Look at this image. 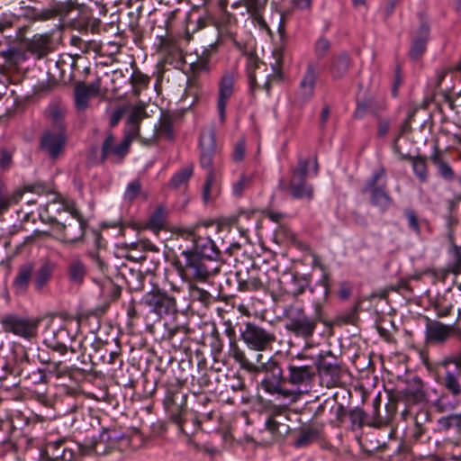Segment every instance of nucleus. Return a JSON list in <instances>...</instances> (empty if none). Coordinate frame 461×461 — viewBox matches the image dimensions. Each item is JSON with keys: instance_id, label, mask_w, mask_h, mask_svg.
<instances>
[{"instance_id": "f257e3e1", "label": "nucleus", "mask_w": 461, "mask_h": 461, "mask_svg": "<svg viewBox=\"0 0 461 461\" xmlns=\"http://www.w3.org/2000/svg\"><path fill=\"white\" fill-rule=\"evenodd\" d=\"M198 225L181 230V236L191 240V249L181 251L183 258L174 261V267L186 283L207 282L216 276L221 267V253L215 242L208 236L198 235Z\"/></svg>"}, {"instance_id": "f03ea898", "label": "nucleus", "mask_w": 461, "mask_h": 461, "mask_svg": "<svg viewBox=\"0 0 461 461\" xmlns=\"http://www.w3.org/2000/svg\"><path fill=\"white\" fill-rule=\"evenodd\" d=\"M425 341L444 346L451 338L455 339L456 351L443 356L435 363V380L444 386L452 398L461 397V327L457 323L446 324L426 317ZM432 370V368L430 369Z\"/></svg>"}, {"instance_id": "7ed1b4c3", "label": "nucleus", "mask_w": 461, "mask_h": 461, "mask_svg": "<svg viewBox=\"0 0 461 461\" xmlns=\"http://www.w3.org/2000/svg\"><path fill=\"white\" fill-rule=\"evenodd\" d=\"M234 45L237 49L242 51L246 57V73L249 78V91L254 93L257 89L260 88L261 86L258 83V71L262 70L267 72V64L261 61L257 56L255 51H244L242 45L234 41ZM273 58L275 62L271 63L272 73L265 76V81L262 85V88L269 95L271 91V86L274 82H280L284 78L283 74V50H276L273 52Z\"/></svg>"}, {"instance_id": "20e7f679", "label": "nucleus", "mask_w": 461, "mask_h": 461, "mask_svg": "<svg viewBox=\"0 0 461 461\" xmlns=\"http://www.w3.org/2000/svg\"><path fill=\"white\" fill-rule=\"evenodd\" d=\"M130 446V439L115 429H104L98 435L77 443V454L80 456H105L115 451L122 452Z\"/></svg>"}, {"instance_id": "39448f33", "label": "nucleus", "mask_w": 461, "mask_h": 461, "mask_svg": "<svg viewBox=\"0 0 461 461\" xmlns=\"http://www.w3.org/2000/svg\"><path fill=\"white\" fill-rule=\"evenodd\" d=\"M321 306L317 303L312 315H308L303 306L289 304L283 311L285 330L297 338L305 340L315 333L317 325L321 321Z\"/></svg>"}, {"instance_id": "423d86ee", "label": "nucleus", "mask_w": 461, "mask_h": 461, "mask_svg": "<svg viewBox=\"0 0 461 461\" xmlns=\"http://www.w3.org/2000/svg\"><path fill=\"white\" fill-rule=\"evenodd\" d=\"M65 212L69 216L64 221H59L55 218L51 220L53 230L61 242L68 244L78 243L84 240L88 221L74 203L67 204Z\"/></svg>"}, {"instance_id": "0eeeda50", "label": "nucleus", "mask_w": 461, "mask_h": 461, "mask_svg": "<svg viewBox=\"0 0 461 461\" xmlns=\"http://www.w3.org/2000/svg\"><path fill=\"white\" fill-rule=\"evenodd\" d=\"M386 171L380 167L373 171L363 185L362 194H369L370 203L381 212H386L393 204V199L387 190Z\"/></svg>"}, {"instance_id": "6e6552de", "label": "nucleus", "mask_w": 461, "mask_h": 461, "mask_svg": "<svg viewBox=\"0 0 461 461\" xmlns=\"http://www.w3.org/2000/svg\"><path fill=\"white\" fill-rule=\"evenodd\" d=\"M299 359H290L285 366V384L292 387V390H289L290 393H308L315 379V367L303 365L299 363Z\"/></svg>"}, {"instance_id": "1a4fd4ad", "label": "nucleus", "mask_w": 461, "mask_h": 461, "mask_svg": "<svg viewBox=\"0 0 461 461\" xmlns=\"http://www.w3.org/2000/svg\"><path fill=\"white\" fill-rule=\"evenodd\" d=\"M20 5L21 15L33 23L46 22L56 17H66L75 8V2L72 0L65 2L52 1L46 8H39L36 5H25L23 1Z\"/></svg>"}, {"instance_id": "9d476101", "label": "nucleus", "mask_w": 461, "mask_h": 461, "mask_svg": "<svg viewBox=\"0 0 461 461\" xmlns=\"http://www.w3.org/2000/svg\"><path fill=\"white\" fill-rule=\"evenodd\" d=\"M256 372H262L265 374L261 381L262 388L270 394H280L284 397L290 395V391L285 389V370L283 366L273 357H270L267 362L257 366Z\"/></svg>"}, {"instance_id": "9b49d317", "label": "nucleus", "mask_w": 461, "mask_h": 461, "mask_svg": "<svg viewBox=\"0 0 461 461\" xmlns=\"http://www.w3.org/2000/svg\"><path fill=\"white\" fill-rule=\"evenodd\" d=\"M201 156L200 164L203 168H208L206 181L203 188V199L208 203L211 199V189L214 182V173L211 168L212 159L216 153L215 132L210 129L202 132L200 136Z\"/></svg>"}, {"instance_id": "f8f14e48", "label": "nucleus", "mask_w": 461, "mask_h": 461, "mask_svg": "<svg viewBox=\"0 0 461 461\" xmlns=\"http://www.w3.org/2000/svg\"><path fill=\"white\" fill-rule=\"evenodd\" d=\"M41 320L38 318H26L18 314H6L2 317L0 323L5 332L13 333L25 339L35 338Z\"/></svg>"}, {"instance_id": "ddd939ff", "label": "nucleus", "mask_w": 461, "mask_h": 461, "mask_svg": "<svg viewBox=\"0 0 461 461\" xmlns=\"http://www.w3.org/2000/svg\"><path fill=\"white\" fill-rule=\"evenodd\" d=\"M240 339L250 349L263 351L271 347L276 335L259 325L247 321L240 327Z\"/></svg>"}, {"instance_id": "4468645a", "label": "nucleus", "mask_w": 461, "mask_h": 461, "mask_svg": "<svg viewBox=\"0 0 461 461\" xmlns=\"http://www.w3.org/2000/svg\"><path fill=\"white\" fill-rule=\"evenodd\" d=\"M217 52V46L212 43L204 48L200 54H197L195 61L189 64L186 72L188 83L197 86L203 77L208 76L212 70V60Z\"/></svg>"}, {"instance_id": "2eb2a0df", "label": "nucleus", "mask_w": 461, "mask_h": 461, "mask_svg": "<svg viewBox=\"0 0 461 461\" xmlns=\"http://www.w3.org/2000/svg\"><path fill=\"white\" fill-rule=\"evenodd\" d=\"M187 395L180 389L168 390L167 392L164 403L170 415L171 420L177 426L180 433L187 435L185 430L184 412L186 407Z\"/></svg>"}, {"instance_id": "dca6fc26", "label": "nucleus", "mask_w": 461, "mask_h": 461, "mask_svg": "<svg viewBox=\"0 0 461 461\" xmlns=\"http://www.w3.org/2000/svg\"><path fill=\"white\" fill-rule=\"evenodd\" d=\"M141 303L149 309L150 312L159 317L173 314L176 312V299L159 289L145 294Z\"/></svg>"}, {"instance_id": "f3484780", "label": "nucleus", "mask_w": 461, "mask_h": 461, "mask_svg": "<svg viewBox=\"0 0 461 461\" xmlns=\"http://www.w3.org/2000/svg\"><path fill=\"white\" fill-rule=\"evenodd\" d=\"M317 77L318 64L313 61L308 62L299 87L294 94V103L295 105L302 107L312 99L314 94Z\"/></svg>"}, {"instance_id": "a211bd4d", "label": "nucleus", "mask_w": 461, "mask_h": 461, "mask_svg": "<svg viewBox=\"0 0 461 461\" xmlns=\"http://www.w3.org/2000/svg\"><path fill=\"white\" fill-rule=\"evenodd\" d=\"M67 144L66 131L46 130L40 140L41 149L51 159H58Z\"/></svg>"}, {"instance_id": "6ab92c4d", "label": "nucleus", "mask_w": 461, "mask_h": 461, "mask_svg": "<svg viewBox=\"0 0 461 461\" xmlns=\"http://www.w3.org/2000/svg\"><path fill=\"white\" fill-rule=\"evenodd\" d=\"M130 151L128 140H122L120 143H115V136L107 132L101 146V156L95 158V164H104L109 158L115 162H122Z\"/></svg>"}, {"instance_id": "aec40b11", "label": "nucleus", "mask_w": 461, "mask_h": 461, "mask_svg": "<svg viewBox=\"0 0 461 461\" xmlns=\"http://www.w3.org/2000/svg\"><path fill=\"white\" fill-rule=\"evenodd\" d=\"M249 266L237 267L235 277L238 283V288L241 292L258 291L264 287L261 280L260 269L249 260Z\"/></svg>"}, {"instance_id": "412c9836", "label": "nucleus", "mask_w": 461, "mask_h": 461, "mask_svg": "<svg viewBox=\"0 0 461 461\" xmlns=\"http://www.w3.org/2000/svg\"><path fill=\"white\" fill-rule=\"evenodd\" d=\"M77 451L67 446V440L60 438L47 441L41 451V461H76Z\"/></svg>"}, {"instance_id": "4be33fe9", "label": "nucleus", "mask_w": 461, "mask_h": 461, "mask_svg": "<svg viewBox=\"0 0 461 461\" xmlns=\"http://www.w3.org/2000/svg\"><path fill=\"white\" fill-rule=\"evenodd\" d=\"M238 74L234 70L223 73L218 83L217 112L221 122L225 121V111L229 99L234 93V85Z\"/></svg>"}, {"instance_id": "5701e85b", "label": "nucleus", "mask_w": 461, "mask_h": 461, "mask_svg": "<svg viewBox=\"0 0 461 461\" xmlns=\"http://www.w3.org/2000/svg\"><path fill=\"white\" fill-rule=\"evenodd\" d=\"M315 370L321 377H327L328 385L335 384L340 377V366L330 350L321 352L315 359Z\"/></svg>"}, {"instance_id": "b1692460", "label": "nucleus", "mask_w": 461, "mask_h": 461, "mask_svg": "<svg viewBox=\"0 0 461 461\" xmlns=\"http://www.w3.org/2000/svg\"><path fill=\"white\" fill-rule=\"evenodd\" d=\"M278 187L287 193L293 199L312 201L314 194L313 186L305 179L292 177L286 183L284 178L279 180Z\"/></svg>"}, {"instance_id": "393cba45", "label": "nucleus", "mask_w": 461, "mask_h": 461, "mask_svg": "<svg viewBox=\"0 0 461 461\" xmlns=\"http://www.w3.org/2000/svg\"><path fill=\"white\" fill-rule=\"evenodd\" d=\"M280 289L287 294L298 296L302 294L310 285V277L305 275L287 273L279 280Z\"/></svg>"}, {"instance_id": "a878e982", "label": "nucleus", "mask_w": 461, "mask_h": 461, "mask_svg": "<svg viewBox=\"0 0 461 461\" xmlns=\"http://www.w3.org/2000/svg\"><path fill=\"white\" fill-rule=\"evenodd\" d=\"M23 28H19L16 34L17 38H20L23 41L24 47L27 51L36 56L38 59H41L47 55L50 50V44L51 37L48 33L35 34L32 39H23L22 32Z\"/></svg>"}, {"instance_id": "bb28decb", "label": "nucleus", "mask_w": 461, "mask_h": 461, "mask_svg": "<svg viewBox=\"0 0 461 461\" xmlns=\"http://www.w3.org/2000/svg\"><path fill=\"white\" fill-rule=\"evenodd\" d=\"M101 87V79L96 78L89 85L79 81L75 84L74 95L75 103L79 110H84L88 106L89 99L98 95Z\"/></svg>"}, {"instance_id": "cd10ccee", "label": "nucleus", "mask_w": 461, "mask_h": 461, "mask_svg": "<svg viewBox=\"0 0 461 461\" xmlns=\"http://www.w3.org/2000/svg\"><path fill=\"white\" fill-rule=\"evenodd\" d=\"M165 331L162 339L168 342L175 349L185 347L188 341L189 329L185 325L165 323Z\"/></svg>"}, {"instance_id": "c85d7f7f", "label": "nucleus", "mask_w": 461, "mask_h": 461, "mask_svg": "<svg viewBox=\"0 0 461 461\" xmlns=\"http://www.w3.org/2000/svg\"><path fill=\"white\" fill-rule=\"evenodd\" d=\"M429 161L436 168L437 175L447 182H452L456 179V172L447 154L440 150L438 146L434 147L433 152L429 157Z\"/></svg>"}, {"instance_id": "c756f323", "label": "nucleus", "mask_w": 461, "mask_h": 461, "mask_svg": "<svg viewBox=\"0 0 461 461\" xmlns=\"http://www.w3.org/2000/svg\"><path fill=\"white\" fill-rule=\"evenodd\" d=\"M73 340L74 336L69 332L68 329L65 326H60L52 331V338L46 339V343L52 350L64 355L68 349L71 352L76 351L72 347Z\"/></svg>"}, {"instance_id": "7c9ffc66", "label": "nucleus", "mask_w": 461, "mask_h": 461, "mask_svg": "<svg viewBox=\"0 0 461 461\" xmlns=\"http://www.w3.org/2000/svg\"><path fill=\"white\" fill-rule=\"evenodd\" d=\"M33 273V264L31 262L21 265L14 276L12 287L16 294H25Z\"/></svg>"}, {"instance_id": "2f4dec72", "label": "nucleus", "mask_w": 461, "mask_h": 461, "mask_svg": "<svg viewBox=\"0 0 461 461\" xmlns=\"http://www.w3.org/2000/svg\"><path fill=\"white\" fill-rule=\"evenodd\" d=\"M56 267V263L51 260H45L41 264L33 279V286L37 292H41L48 285Z\"/></svg>"}, {"instance_id": "473e14b6", "label": "nucleus", "mask_w": 461, "mask_h": 461, "mask_svg": "<svg viewBox=\"0 0 461 461\" xmlns=\"http://www.w3.org/2000/svg\"><path fill=\"white\" fill-rule=\"evenodd\" d=\"M160 51L165 54V60L169 64L183 63V51L177 43L168 38L160 39Z\"/></svg>"}, {"instance_id": "72a5a7b5", "label": "nucleus", "mask_w": 461, "mask_h": 461, "mask_svg": "<svg viewBox=\"0 0 461 461\" xmlns=\"http://www.w3.org/2000/svg\"><path fill=\"white\" fill-rule=\"evenodd\" d=\"M68 281L76 285H81L87 275V267L78 258H72L67 267Z\"/></svg>"}, {"instance_id": "f704fd0d", "label": "nucleus", "mask_w": 461, "mask_h": 461, "mask_svg": "<svg viewBox=\"0 0 461 461\" xmlns=\"http://www.w3.org/2000/svg\"><path fill=\"white\" fill-rule=\"evenodd\" d=\"M115 344L114 340L113 342H108L103 341L100 339H95L91 344L94 352L88 354V358L92 366H97L105 360L109 351L113 348V345Z\"/></svg>"}, {"instance_id": "c9c22d12", "label": "nucleus", "mask_w": 461, "mask_h": 461, "mask_svg": "<svg viewBox=\"0 0 461 461\" xmlns=\"http://www.w3.org/2000/svg\"><path fill=\"white\" fill-rule=\"evenodd\" d=\"M350 64V58L346 52L333 56L329 68L332 78L335 80L341 79L347 74Z\"/></svg>"}, {"instance_id": "e433bc0d", "label": "nucleus", "mask_w": 461, "mask_h": 461, "mask_svg": "<svg viewBox=\"0 0 461 461\" xmlns=\"http://www.w3.org/2000/svg\"><path fill=\"white\" fill-rule=\"evenodd\" d=\"M142 118L143 115L141 113V111L136 109L130 114L126 122L122 140H128L130 147L131 142L139 137L140 123Z\"/></svg>"}, {"instance_id": "4c0bfd02", "label": "nucleus", "mask_w": 461, "mask_h": 461, "mask_svg": "<svg viewBox=\"0 0 461 461\" xmlns=\"http://www.w3.org/2000/svg\"><path fill=\"white\" fill-rule=\"evenodd\" d=\"M402 158L408 159L411 162L413 174L420 183L428 182L429 174L425 156L404 155Z\"/></svg>"}, {"instance_id": "58836bf2", "label": "nucleus", "mask_w": 461, "mask_h": 461, "mask_svg": "<svg viewBox=\"0 0 461 461\" xmlns=\"http://www.w3.org/2000/svg\"><path fill=\"white\" fill-rule=\"evenodd\" d=\"M0 57L3 58L5 65L11 69H17L28 59L25 51L15 47H9L1 50Z\"/></svg>"}, {"instance_id": "ea45409f", "label": "nucleus", "mask_w": 461, "mask_h": 461, "mask_svg": "<svg viewBox=\"0 0 461 461\" xmlns=\"http://www.w3.org/2000/svg\"><path fill=\"white\" fill-rule=\"evenodd\" d=\"M150 78L146 74L142 73L139 68H135L131 75L129 85L131 87V92L135 96L140 95V94L147 89L149 85Z\"/></svg>"}, {"instance_id": "a19ab883", "label": "nucleus", "mask_w": 461, "mask_h": 461, "mask_svg": "<svg viewBox=\"0 0 461 461\" xmlns=\"http://www.w3.org/2000/svg\"><path fill=\"white\" fill-rule=\"evenodd\" d=\"M154 137L164 138L167 140L174 139L173 119L170 115H163L158 127H155Z\"/></svg>"}, {"instance_id": "79ce46f5", "label": "nucleus", "mask_w": 461, "mask_h": 461, "mask_svg": "<svg viewBox=\"0 0 461 461\" xmlns=\"http://www.w3.org/2000/svg\"><path fill=\"white\" fill-rule=\"evenodd\" d=\"M230 356L233 357L243 369L249 372L257 371V366L247 358L244 351L239 348L237 341L233 342V344H230Z\"/></svg>"}, {"instance_id": "37998d69", "label": "nucleus", "mask_w": 461, "mask_h": 461, "mask_svg": "<svg viewBox=\"0 0 461 461\" xmlns=\"http://www.w3.org/2000/svg\"><path fill=\"white\" fill-rule=\"evenodd\" d=\"M22 196L21 191L9 193L0 185V215L8 211L12 204L18 203Z\"/></svg>"}, {"instance_id": "c03bdc74", "label": "nucleus", "mask_w": 461, "mask_h": 461, "mask_svg": "<svg viewBox=\"0 0 461 461\" xmlns=\"http://www.w3.org/2000/svg\"><path fill=\"white\" fill-rule=\"evenodd\" d=\"M255 177L254 173L249 174H242L240 178L233 182L231 187L232 195L235 197H241L244 192L249 189L253 185V180Z\"/></svg>"}, {"instance_id": "a18cd8bd", "label": "nucleus", "mask_w": 461, "mask_h": 461, "mask_svg": "<svg viewBox=\"0 0 461 461\" xmlns=\"http://www.w3.org/2000/svg\"><path fill=\"white\" fill-rule=\"evenodd\" d=\"M16 146L6 144L0 147V168L9 170L14 166V157L16 153Z\"/></svg>"}, {"instance_id": "49530a36", "label": "nucleus", "mask_w": 461, "mask_h": 461, "mask_svg": "<svg viewBox=\"0 0 461 461\" xmlns=\"http://www.w3.org/2000/svg\"><path fill=\"white\" fill-rule=\"evenodd\" d=\"M48 119L50 122L54 131H66L64 123V112L58 105H51L48 109Z\"/></svg>"}, {"instance_id": "de8ad7c7", "label": "nucleus", "mask_w": 461, "mask_h": 461, "mask_svg": "<svg viewBox=\"0 0 461 461\" xmlns=\"http://www.w3.org/2000/svg\"><path fill=\"white\" fill-rule=\"evenodd\" d=\"M319 431L314 428H303L299 431L297 438L294 441V447L297 448L305 447L310 445L313 440L318 438Z\"/></svg>"}, {"instance_id": "09e8293b", "label": "nucleus", "mask_w": 461, "mask_h": 461, "mask_svg": "<svg viewBox=\"0 0 461 461\" xmlns=\"http://www.w3.org/2000/svg\"><path fill=\"white\" fill-rule=\"evenodd\" d=\"M283 419L280 415H271L266 420V429L270 431L274 436H283L288 433L289 427L283 423L281 420L277 418ZM286 418H284L285 420Z\"/></svg>"}, {"instance_id": "8fccbe9b", "label": "nucleus", "mask_w": 461, "mask_h": 461, "mask_svg": "<svg viewBox=\"0 0 461 461\" xmlns=\"http://www.w3.org/2000/svg\"><path fill=\"white\" fill-rule=\"evenodd\" d=\"M167 210L163 206H158L150 215L148 225L149 229L158 231L164 228L167 219Z\"/></svg>"}, {"instance_id": "3c124183", "label": "nucleus", "mask_w": 461, "mask_h": 461, "mask_svg": "<svg viewBox=\"0 0 461 461\" xmlns=\"http://www.w3.org/2000/svg\"><path fill=\"white\" fill-rule=\"evenodd\" d=\"M128 274L123 273V276L131 291H140L144 286L145 276L139 270L128 269Z\"/></svg>"}, {"instance_id": "603ef678", "label": "nucleus", "mask_w": 461, "mask_h": 461, "mask_svg": "<svg viewBox=\"0 0 461 461\" xmlns=\"http://www.w3.org/2000/svg\"><path fill=\"white\" fill-rule=\"evenodd\" d=\"M449 256L450 260L447 264V270L455 275L461 273V247L452 242Z\"/></svg>"}, {"instance_id": "864d4df0", "label": "nucleus", "mask_w": 461, "mask_h": 461, "mask_svg": "<svg viewBox=\"0 0 461 461\" xmlns=\"http://www.w3.org/2000/svg\"><path fill=\"white\" fill-rule=\"evenodd\" d=\"M128 74V68H125V72L121 68L113 71L111 81L113 92L118 93L124 86L129 85L130 76Z\"/></svg>"}, {"instance_id": "5fc2aeb1", "label": "nucleus", "mask_w": 461, "mask_h": 461, "mask_svg": "<svg viewBox=\"0 0 461 461\" xmlns=\"http://www.w3.org/2000/svg\"><path fill=\"white\" fill-rule=\"evenodd\" d=\"M348 418L353 427L361 429L365 423L373 426V423L367 417L365 411L359 407H355L348 411Z\"/></svg>"}, {"instance_id": "6e6d98bb", "label": "nucleus", "mask_w": 461, "mask_h": 461, "mask_svg": "<svg viewBox=\"0 0 461 461\" xmlns=\"http://www.w3.org/2000/svg\"><path fill=\"white\" fill-rule=\"evenodd\" d=\"M194 282L189 283L190 284V296L193 300L200 302L204 306L210 305L212 301L213 297L212 295L207 292L204 289H202L194 285H193Z\"/></svg>"}, {"instance_id": "4d7b16f0", "label": "nucleus", "mask_w": 461, "mask_h": 461, "mask_svg": "<svg viewBox=\"0 0 461 461\" xmlns=\"http://www.w3.org/2000/svg\"><path fill=\"white\" fill-rule=\"evenodd\" d=\"M102 364L109 365L111 371H116L122 367L123 361L121 358V347L118 344L113 345V348L109 351V354Z\"/></svg>"}, {"instance_id": "13d9d810", "label": "nucleus", "mask_w": 461, "mask_h": 461, "mask_svg": "<svg viewBox=\"0 0 461 461\" xmlns=\"http://www.w3.org/2000/svg\"><path fill=\"white\" fill-rule=\"evenodd\" d=\"M193 175V166H186L176 172L170 180V185L179 188L185 185Z\"/></svg>"}, {"instance_id": "bf43d9fd", "label": "nucleus", "mask_w": 461, "mask_h": 461, "mask_svg": "<svg viewBox=\"0 0 461 461\" xmlns=\"http://www.w3.org/2000/svg\"><path fill=\"white\" fill-rule=\"evenodd\" d=\"M2 370L5 371V374L4 376H0V379L5 378L8 375L14 376H22V371L18 365L15 353H13L11 357L5 360V363L2 366Z\"/></svg>"}, {"instance_id": "052dcab7", "label": "nucleus", "mask_w": 461, "mask_h": 461, "mask_svg": "<svg viewBox=\"0 0 461 461\" xmlns=\"http://www.w3.org/2000/svg\"><path fill=\"white\" fill-rule=\"evenodd\" d=\"M413 387L411 385L406 389L407 394L411 395L416 401H421L424 398L423 384L420 377L415 376L411 380Z\"/></svg>"}, {"instance_id": "680f3d73", "label": "nucleus", "mask_w": 461, "mask_h": 461, "mask_svg": "<svg viewBox=\"0 0 461 461\" xmlns=\"http://www.w3.org/2000/svg\"><path fill=\"white\" fill-rule=\"evenodd\" d=\"M310 166V160L303 158H299L296 167L291 169L292 177L303 178L306 180L308 175V168Z\"/></svg>"}, {"instance_id": "e2e57ef3", "label": "nucleus", "mask_w": 461, "mask_h": 461, "mask_svg": "<svg viewBox=\"0 0 461 461\" xmlns=\"http://www.w3.org/2000/svg\"><path fill=\"white\" fill-rule=\"evenodd\" d=\"M427 41L425 38H415L412 41L409 55L411 59H419L426 50Z\"/></svg>"}, {"instance_id": "0e129e2a", "label": "nucleus", "mask_w": 461, "mask_h": 461, "mask_svg": "<svg viewBox=\"0 0 461 461\" xmlns=\"http://www.w3.org/2000/svg\"><path fill=\"white\" fill-rule=\"evenodd\" d=\"M23 377L29 380L33 384H45L48 383L46 370H43L42 368H37L35 370H32V372H28L27 374H25Z\"/></svg>"}, {"instance_id": "69168bd1", "label": "nucleus", "mask_w": 461, "mask_h": 461, "mask_svg": "<svg viewBox=\"0 0 461 461\" xmlns=\"http://www.w3.org/2000/svg\"><path fill=\"white\" fill-rule=\"evenodd\" d=\"M404 216L407 219L409 229L413 230L415 234L420 235L421 230L415 211L411 208H406L404 210Z\"/></svg>"}, {"instance_id": "338daca9", "label": "nucleus", "mask_w": 461, "mask_h": 461, "mask_svg": "<svg viewBox=\"0 0 461 461\" xmlns=\"http://www.w3.org/2000/svg\"><path fill=\"white\" fill-rule=\"evenodd\" d=\"M330 48V42L325 37H321L314 44V54L318 59H322Z\"/></svg>"}, {"instance_id": "774afa93", "label": "nucleus", "mask_w": 461, "mask_h": 461, "mask_svg": "<svg viewBox=\"0 0 461 461\" xmlns=\"http://www.w3.org/2000/svg\"><path fill=\"white\" fill-rule=\"evenodd\" d=\"M369 103H370V113L373 116L380 119L383 113L387 109L386 101L383 98H381V99L372 98V99H369Z\"/></svg>"}]
</instances>
